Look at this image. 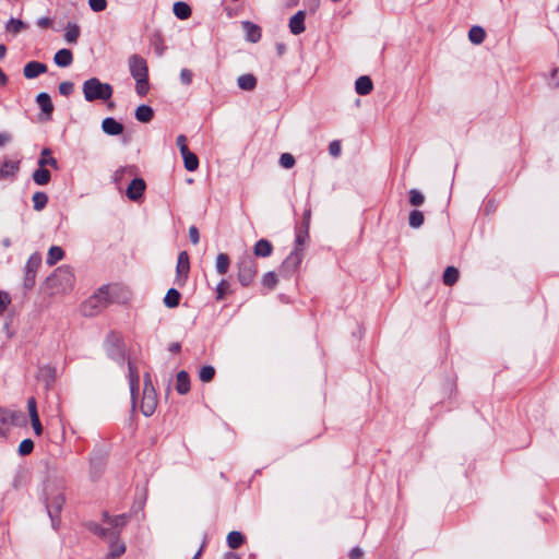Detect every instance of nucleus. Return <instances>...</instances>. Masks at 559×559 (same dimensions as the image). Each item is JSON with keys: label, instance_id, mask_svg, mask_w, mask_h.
<instances>
[{"label": "nucleus", "instance_id": "49", "mask_svg": "<svg viewBox=\"0 0 559 559\" xmlns=\"http://www.w3.org/2000/svg\"><path fill=\"white\" fill-rule=\"evenodd\" d=\"M34 449V442L31 439H24L19 445V453L21 455L29 454Z\"/></svg>", "mask_w": 559, "mask_h": 559}, {"label": "nucleus", "instance_id": "53", "mask_svg": "<svg viewBox=\"0 0 559 559\" xmlns=\"http://www.w3.org/2000/svg\"><path fill=\"white\" fill-rule=\"evenodd\" d=\"M192 79H193V73L191 70H189V69L181 70L180 80H181L182 84H185V85L191 84Z\"/></svg>", "mask_w": 559, "mask_h": 559}, {"label": "nucleus", "instance_id": "1", "mask_svg": "<svg viewBox=\"0 0 559 559\" xmlns=\"http://www.w3.org/2000/svg\"><path fill=\"white\" fill-rule=\"evenodd\" d=\"M129 70L135 80V91L140 96L147 94L150 90L148 84V68L144 58L139 55H132L129 58Z\"/></svg>", "mask_w": 559, "mask_h": 559}, {"label": "nucleus", "instance_id": "11", "mask_svg": "<svg viewBox=\"0 0 559 559\" xmlns=\"http://www.w3.org/2000/svg\"><path fill=\"white\" fill-rule=\"evenodd\" d=\"M190 270L189 255L186 251H181L177 261V278L178 283L185 282Z\"/></svg>", "mask_w": 559, "mask_h": 559}, {"label": "nucleus", "instance_id": "13", "mask_svg": "<svg viewBox=\"0 0 559 559\" xmlns=\"http://www.w3.org/2000/svg\"><path fill=\"white\" fill-rule=\"evenodd\" d=\"M305 11H298L289 20V29L294 35H299L305 32Z\"/></svg>", "mask_w": 559, "mask_h": 559}, {"label": "nucleus", "instance_id": "47", "mask_svg": "<svg viewBox=\"0 0 559 559\" xmlns=\"http://www.w3.org/2000/svg\"><path fill=\"white\" fill-rule=\"evenodd\" d=\"M295 163V157L290 153H283L280 157L281 166L286 169L294 167Z\"/></svg>", "mask_w": 559, "mask_h": 559}, {"label": "nucleus", "instance_id": "20", "mask_svg": "<svg viewBox=\"0 0 559 559\" xmlns=\"http://www.w3.org/2000/svg\"><path fill=\"white\" fill-rule=\"evenodd\" d=\"M176 390L179 394H187L190 390V379L188 372L181 370L177 373Z\"/></svg>", "mask_w": 559, "mask_h": 559}, {"label": "nucleus", "instance_id": "6", "mask_svg": "<svg viewBox=\"0 0 559 559\" xmlns=\"http://www.w3.org/2000/svg\"><path fill=\"white\" fill-rule=\"evenodd\" d=\"M41 264V257L39 253H33L25 265V277H24V287L27 289L33 288L35 284L36 273Z\"/></svg>", "mask_w": 559, "mask_h": 559}, {"label": "nucleus", "instance_id": "28", "mask_svg": "<svg viewBox=\"0 0 559 559\" xmlns=\"http://www.w3.org/2000/svg\"><path fill=\"white\" fill-rule=\"evenodd\" d=\"M180 298H181L180 293L175 288H170L166 293V296L164 297V304L168 308H175L179 305Z\"/></svg>", "mask_w": 559, "mask_h": 559}, {"label": "nucleus", "instance_id": "54", "mask_svg": "<svg viewBox=\"0 0 559 559\" xmlns=\"http://www.w3.org/2000/svg\"><path fill=\"white\" fill-rule=\"evenodd\" d=\"M74 85L71 82H62L59 84V92L63 96H68L73 92Z\"/></svg>", "mask_w": 559, "mask_h": 559}, {"label": "nucleus", "instance_id": "51", "mask_svg": "<svg viewBox=\"0 0 559 559\" xmlns=\"http://www.w3.org/2000/svg\"><path fill=\"white\" fill-rule=\"evenodd\" d=\"M9 413V420L8 423L12 424V425H20L23 420H24V416L22 413L20 412H10L8 411Z\"/></svg>", "mask_w": 559, "mask_h": 559}, {"label": "nucleus", "instance_id": "22", "mask_svg": "<svg viewBox=\"0 0 559 559\" xmlns=\"http://www.w3.org/2000/svg\"><path fill=\"white\" fill-rule=\"evenodd\" d=\"M129 382L132 396V404L135 405V390L139 388V373L135 367L129 362Z\"/></svg>", "mask_w": 559, "mask_h": 559}, {"label": "nucleus", "instance_id": "32", "mask_svg": "<svg viewBox=\"0 0 559 559\" xmlns=\"http://www.w3.org/2000/svg\"><path fill=\"white\" fill-rule=\"evenodd\" d=\"M245 542V537L240 532L233 531L227 535V544L229 548L237 549L239 548Z\"/></svg>", "mask_w": 559, "mask_h": 559}, {"label": "nucleus", "instance_id": "14", "mask_svg": "<svg viewBox=\"0 0 559 559\" xmlns=\"http://www.w3.org/2000/svg\"><path fill=\"white\" fill-rule=\"evenodd\" d=\"M241 25H242L243 31L246 32L247 40H249L251 43H257L260 40L261 28L257 24H254L250 21H243L241 23Z\"/></svg>", "mask_w": 559, "mask_h": 559}, {"label": "nucleus", "instance_id": "24", "mask_svg": "<svg viewBox=\"0 0 559 559\" xmlns=\"http://www.w3.org/2000/svg\"><path fill=\"white\" fill-rule=\"evenodd\" d=\"M174 14L180 20H187L191 16V8L188 3L178 1L174 4Z\"/></svg>", "mask_w": 559, "mask_h": 559}, {"label": "nucleus", "instance_id": "56", "mask_svg": "<svg viewBox=\"0 0 559 559\" xmlns=\"http://www.w3.org/2000/svg\"><path fill=\"white\" fill-rule=\"evenodd\" d=\"M95 534L99 535V536H109L110 538H116L117 537V534L115 532H110L109 530H106V528H103L98 525L95 526V528L93 530Z\"/></svg>", "mask_w": 559, "mask_h": 559}, {"label": "nucleus", "instance_id": "9", "mask_svg": "<svg viewBox=\"0 0 559 559\" xmlns=\"http://www.w3.org/2000/svg\"><path fill=\"white\" fill-rule=\"evenodd\" d=\"M37 379L45 384L47 390L50 389L56 380V368L49 365L39 367Z\"/></svg>", "mask_w": 559, "mask_h": 559}, {"label": "nucleus", "instance_id": "64", "mask_svg": "<svg viewBox=\"0 0 559 559\" xmlns=\"http://www.w3.org/2000/svg\"><path fill=\"white\" fill-rule=\"evenodd\" d=\"M551 80L554 81L555 86L559 85V67L552 71Z\"/></svg>", "mask_w": 559, "mask_h": 559}, {"label": "nucleus", "instance_id": "57", "mask_svg": "<svg viewBox=\"0 0 559 559\" xmlns=\"http://www.w3.org/2000/svg\"><path fill=\"white\" fill-rule=\"evenodd\" d=\"M189 238L193 245L199 243L200 235H199V229L195 226H190Z\"/></svg>", "mask_w": 559, "mask_h": 559}, {"label": "nucleus", "instance_id": "23", "mask_svg": "<svg viewBox=\"0 0 559 559\" xmlns=\"http://www.w3.org/2000/svg\"><path fill=\"white\" fill-rule=\"evenodd\" d=\"M237 83L243 91H253L257 86V78L250 73L243 74L238 78Z\"/></svg>", "mask_w": 559, "mask_h": 559}, {"label": "nucleus", "instance_id": "36", "mask_svg": "<svg viewBox=\"0 0 559 559\" xmlns=\"http://www.w3.org/2000/svg\"><path fill=\"white\" fill-rule=\"evenodd\" d=\"M229 258L225 253H219L216 258V270L219 274L224 275L229 269Z\"/></svg>", "mask_w": 559, "mask_h": 559}, {"label": "nucleus", "instance_id": "16", "mask_svg": "<svg viewBox=\"0 0 559 559\" xmlns=\"http://www.w3.org/2000/svg\"><path fill=\"white\" fill-rule=\"evenodd\" d=\"M273 252L272 243L266 239L258 240L253 246V254L259 258L270 257Z\"/></svg>", "mask_w": 559, "mask_h": 559}, {"label": "nucleus", "instance_id": "55", "mask_svg": "<svg viewBox=\"0 0 559 559\" xmlns=\"http://www.w3.org/2000/svg\"><path fill=\"white\" fill-rule=\"evenodd\" d=\"M329 153L333 157H337L341 154V142L338 140H334L330 143Z\"/></svg>", "mask_w": 559, "mask_h": 559}, {"label": "nucleus", "instance_id": "52", "mask_svg": "<svg viewBox=\"0 0 559 559\" xmlns=\"http://www.w3.org/2000/svg\"><path fill=\"white\" fill-rule=\"evenodd\" d=\"M11 302V298L8 293L0 292V314H2Z\"/></svg>", "mask_w": 559, "mask_h": 559}, {"label": "nucleus", "instance_id": "41", "mask_svg": "<svg viewBox=\"0 0 559 559\" xmlns=\"http://www.w3.org/2000/svg\"><path fill=\"white\" fill-rule=\"evenodd\" d=\"M126 551V546L122 542L115 540L110 545V552L109 556L111 558H118Z\"/></svg>", "mask_w": 559, "mask_h": 559}, {"label": "nucleus", "instance_id": "7", "mask_svg": "<svg viewBox=\"0 0 559 559\" xmlns=\"http://www.w3.org/2000/svg\"><path fill=\"white\" fill-rule=\"evenodd\" d=\"M157 406V396L155 390H148L143 392V396L140 403L141 412L144 416H151L154 414Z\"/></svg>", "mask_w": 559, "mask_h": 559}, {"label": "nucleus", "instance_id": "50", "mask_svg": "<svg viewBox=\"0 0 559 559\" xmlns=\"http://www.w3.org/2000/svg\"><path fill=\"white\" fill-rule=\"evenodd\" d=\"M88 5L94 12H102L107 7L106 0H88Z\"/></svg>", "mask_w": 559, "mask_h": 559}, {"label": "nucleus", "instance_id": "18", "mask_svg": "<svg viewBox=\"0 0 559 559\" xmlns=\"http://www.w3.org/2000/svg\"><path fill=\"white\" fill-rule=\"evenodd\" d=\"M372 88V81L367 75L359 76L355 82V91L359 95H368Z\"/></svg>", "mask_w": 559, "mask_h": 559}, {"label": "nucleus", "instance_id": "8", "mask_svg": "<svg viewBox=\"0 0 559 559\" xmlns=\"http://www.w3.org/2000/svg\"><path fill=\"white\" fill-rule=\"evenodd\" d=\"M27 409H28L32 427H33L35 433L37 436H40L43 433V426L39 420L35 397H29L27 400Z\"/></svg>", "mask_w": 559, "mask_h": 559}, {"label": "nucleus", "instance_id": "2", "mask_svg": "<svg viewBox=\"0 0 559 559\" xmlns=\"http://www.w3.org/2000/svg\"><path fill=\"white\" fill-rule=\"evenodd\" d=\"M83 94L87 102L108 100L112 96V87L97 78H91L83 84Z\"/></svg>", "mask_w": 559, "mask_h": 559}, {"label": "nucleus", "instance_id": "58", "mask_svg": "<svg viewBox=\"0 0 559 559\" xmlns=\"http://www.w3.org/2000/svg\"><path fill=\"white\" fill-rule=\"evenodd\" d=\"M177 145H178L181 154L189 151V148L187 146V138L182 134L177 138Z\"/></svg>", "mask_w": 559, "mask_h": 559}, {"label": "nucleus", "instance_id": "40", "mask_svg": "<svg viewBox=\"0 0 559 559\" xmlns=\"http://www.w3.org/2000/svg\"><path fill=\"white\" fill-rule=\"evenodd\" d=\"M215 376V369L212 366H204L200 369L199 378L202 382H210Z\"/></svg>", "mask_w": 559, "mask_h": 559}, {"label": "nucleus", "instance_id": "30", "mask_svg": "<svg viewBox=\"0 0 559 559\" xmlns=\"http://www.w3.org/2000/svg\"><path fill=\"white\" fill-rule=\"evenodd\" d=\"M33 180L40 186L47 185L50 180V173L45 167L36 169L33 174Z\"/></svg>", "mask_w": 559, "mask_h": 559}, {"label": "nucleus", "instance_id": "19", "mask_svg": "<svg viewBox=\"0 0 559 559\" xmlns=\"http://www.w3.org/2000/svg\"><path fill=\"white\" fill-rule=\"evenodd\" d=\"M36 100L43 112L47 116V119H49L53 111V105L50 96L47 93H40L37 95Z\"/></svg>", "mask_w": 559, "mask_h": 559}, {"label": "nucleus", "instance_id": "17", "mask_svg": "<svg viewBox=\"0 0 559 559\" xmlns=\"http://www.w3.org/2000/svg\"><path fill=\"white\" fill-rule=\"evenodd\" d=\"M301 260L302 248H295V250L283 262V267L288 270H295L301 263Z\"/></svg>", "mask_w": 559, "mask_h": 559}, {"label": "nucleus", "instance_id": "39", "mask_svg": "<svg viewBox=\"0 0 559 559\" xmlns=\"http://www.w3.org/2000/svg\"><path fill=\"white\" fill-rule=\"evenodd\" d=\"M47 202H48V197L44 192H36L33 195L34 209L36 211H41L46 206Z\"/></svg>", "mask_w": 559, "mask_h": 559}, {"label": "nucleus", "instance_id": "12", "mask_svg": "<svg viewBox=\"0 0 559 559\" xmlns=\"http://www.w3.org/2000/svg\"><path fill=\"white\" fill-rule=\"evenodd\" d=\"M45 72H47V66L38 61H31L23 69V74L26 79H35Z\"/></svg>", "mask_w": 559, "mask_h": 559}, {"label": "nucleus", "instance_id": "43", "mask_svg": "<svg viewBox=\"0 0 559 559\" xmlns=\"http://www.w3.org/2000/svg\"><path fill=\"white\" fill-rule=\"evenodd\" d=\"M425 201V197L424 194L416 190V189H412L409 191V203L414 206H419L424 203Z\"/></svg>", "mask_w": 559, "mask_h": 559}, {"label": "nucleus", "instance_id": "5", "mask_svg": "<svg viewBox=\"0 0 559 559\" xmlns=\"http://www.w3.org/2000/svg\"><path fill=\"white\" fill-rule=\"evenodd\" d=\"M257 274V263L252 258H243L238 264V280L243 286L252 283Z\"/></svg>", "mask_w": 559, "mask_h": 559}, {"label": "nucleus", "instance_id": "42", "mask_svg": "<svg viewBox=\"0 0 559 559\" xmlns=\"http://www.w3.org/2000/svg\"><path fill=\"white\" fill-rule=\"evenodd\" d=\"M227 294H229V283L222 280L216 287V299L223 300Z\"/></svg>", "mask_w": 559, "mask_h": 559}, {"label": "nucleus", "instance_id": "34", "mask_svg": "<svg viewBox=\"0 0 559 559\" xmlns=\"http://www.w3.org/2000/svg\"><path fill=\"white\" fill-rule=\"evenodd\" d=\"M64 255L63 250L60 247L52 246L47 255V264L55 265L58 261H60Z\"/></svg>", "mask_w": 559, "mask_h": 559}, {"label": "nucleus", "instance_id": "27", "mask_svg": "<svg viewBox=\"0 0 559 559\" xmlns=\"http://www.w3.org/2000/svg\"><path fill=\"white\" fill-rule=\"evenodd\" d=\"M38 166H40V167L51 166L55 169L58 168V163H57L56 158H53L51 156V150L50 148L45 147L41 151V157L38 160Z\"/></svg>", "mask_w": 559, "mask_h": 559}, {"label": "nucleus", "instance_id": "21", "mask_svg": "<svg viewBox=\"0 0 559 559\" xmlns=\"http://www.w3.org/2000/svg\"><path fill=\"white\" fill-rule=\"evenodd\" d=\"M72 60H73V56H72L71 50L66 49V48L57 51L53 57V61L59 67H68L72 63Z\"/></svg>", "mask_w": 559, "mask_h": 559}, {"label": "nucleus", "instance_id": "62", "mask_svg": "<svg viewBox=\"0 0 559 559\" xmlns=\"http://www.w3.org/2000/svg\"><path fill=\"white\" fill-rule=\"evenodd\" d=\"M12 140V135L8 132H1L0 133V147L5 145Z\"/></svg>", "mask_w": 559, "mask_h": 559}, {"label": "nucleus", "instance_id": "25", "mask_svg": "<svg viewBox=\"0 0 559 559\" xmlns=\"http://www.w3.org/2000/svg\"><path fill=\"white\" fill-rule=\"evenodd\" d=\"M64 503V497L61 493L56 495L52 498H48L47 500V508L50 515L52 513H59L63 507Z\"/></svg>", "mask_w": 559, "mask_h": 559}, {"label": "nucleus", "instance_id": "63", "mask_svg": "<svg viewBox=\"0 0 559 559\" xmlns=\"http://www.w3.org/2000/svg\"><path fill=\"white\" fill-rule=\"evenodd\" d=\"M310 217H311V211L310 210H306L305 213H304V224H302V227L309 228Z\"/></svg>", "mask_w": 559, "mask_h": 559}, {"label": "nucleus", "instance_id": "48", "mask_svg": "<svg viewBox=\"0 0 559 559\" xmlns=\"http://www.w3.org/2000/svg\"><path fill=\"white\" fill-rule=\"evenodd\" d=\"M105 518H106V522L109 525H111L112 527H122L127 523L126 515H118V516H115V518H109V516L105 515Z\"/></svg>", "mask_w": 559, "mask_h": 559}, {"label": "nucleus", "instance_id": "61", "mask_svg": "<svg viewBox=\"0 0 559 559\" xmlns=\"http://www.w3.org/2000/svg\"><path fill=\"white\" fill-rule=\"evenodd\" d=\"M362 556H364V551L358 547L352 549L349 552L350 559H362Z\"/></svg>", "mask_w": 559, "mask_h": 559}, {"label": "nucleus", "instance_id": "45", "mask_svg": "<svg viewBox=\"0 0 559 559\" xmlns=\"http://www.w3.org/2000/svg\"><path fill=\"white\" fill-rule=\"evenodd\" d=\"M309 238V228L301 227L296 235V248H302Z\"/></svg>", "mask_w": 559, "mask_h": 559}, {"label": "nucleus", "instance_id": "10", "mask_svg": "<svg viewBox=\"0 0 559 559\" xmlns=\"http://www.w3.org/2000/svg\"><path fill=\"white\" fill-rule=\"evenodd\" d=\"M145 188V181L142 178H135L127 188V197L131 201H138L143 195Z\"/></svg>", "mask_w": 559, "mask_h": 559}, {"label": "nucleus", "instance_id": "38", "mask_svg": "<svg viewBox=\"0 0 559 559\" xmlns=\"http://www.w3.org/2000/svg\"><path fill=\"white\" fill-rule=\"evenodd\" d=\"M409 226L413 228H418L424 224V214L418 210H414L411 212L408 217Z\"/></svg>", "mask_w": 559, "mask_h": 559}, {"label": "nucleus", "instance_id": "26", "mask_svg": "<svg viewBox=\"0 0 559 559\" xmlns=\"http://www.w3.org/2000/svg\"><path fill=\"white\" fill-rule=\"evenodd\" d=\"M154 111L147 105H140L135 110V118L140 122H150L153 119Z\"/></svg>", "mask_w": 559, "mask_h": 559}, {"label": "nucleus", "instance_id": "35", "mask_svg": "<svg viewBox=\"0 0 559 559\" xmlns=\"http://www.w3.org/2000/svg\"><path fill=\"white\" fill-rule=\"evenodd\" d=\"M80 36V27L76 24L69 23L66 27L64 38L68 43H76Z\"/></svg>", "mask_w": 559, "mask_h": 559}, {"label": "nucleus", "instance_id": "46", "mask_svg": "<svg viewBox=\"0 0 559 559\" xmlns=\"http://www.w3.org/2000/svg\"><path fill=\"white\" fill-rule=\"evenodd\" d=\"M262 284L270 289L274 288L277 284L276 274L274 272H267L264 274L262 277Z\"/></svg>", "mask_w": 559, "mask_h": 559}, {"label": "nucleus", "instance_id": "31", "mask_svg": "<svg viewBox=\"0 0 559 559\" xmlns=\"http://www.w3.org/2000/svg\"><path fill=\"white\" fill-rule=\"evenodd\" d=\"M181 155L183 157L186 169L189 171H194L199 166L198 156L190 151L182 153Z\"/></svg>", "mask_w": 559, "mask_h": 559}, {"label": "nucleus", "instance_id": "15", "mask_svg": "<svg viewBox=\"0 0 559 559\" xmlns=\"http://www.w3.org/2000/svg\"><path fill=\"white\" fill-rule=\"evenodd\" d=\"M102 128L103 131L109 135H118L123 131V126L111 117L103 120Z\"/></svg>", "mask_w": 559, "mask_h": 559}, {"label": "nucleus", "instance_id": "3", "mask_svg": "<svg viewBox=\"0 0 559 559\" xmlns=\"http://www.w3.org/2000/svg\"><path fill=\"white\" fill-rule=\"evenodd\" d=\"M110 304V295L107 287H102L82 305L84 316L93 317Z\"/></svg>", "mask_w": 559, "mask_h": 559}, {"label": "nucleus", "instance_id": "33", "mask_svg": "<svg viewBox=\"0 0 559 559\" xmlns=\"http://www.w3.org/2000/svg\"><path fill=\"white\" fill-rule=\"evenodd\" d=\"M486 33L480 26H473L468 32V38L473 44H481L485 39Z\"/></svg>", "mask_w": 559, "mask_h": 559}, {"label": "nucleus", "instance_id": "4", "mask_svg": "<svg viewBox=\"0 0 559 559\" xmlns=\"http://www.w3.org/2000/svg\"><path fill=\"white\" fill-rule=\"evenodd\" d=\"M105 346L107 354L111 359L118 362H122L124 360V343L118 334L110 333L105 341Z\"/></svg>", "mask_w": 559, "mask_h": 559}, {"label": "nucleus", "instance_id": "29", "mask_svg": "<svg viewBox=\"0 0 559 559\" xmlns=\"http://www.w3.org/2000/svg\"><path fill=\"white\" fill-rule=\"evenodd\" d=\"M459 270L454 266H448L443 272V283L447 286H453L459 280Z\"/></svg>", "mask_w": 559, "mask_h": 559}, {"label": "nucleus", "instance_id": "59", "mask_svg": "<svg viewBox=\"0 0 559 559\" xmlns=\"http://www.w3.org/2000/svg\"><path fill=\"white\" fill-rule=\"evenodd\" d=\"M9 413L5 409L0 408V433L3 430V427L8 424Z\"/></svg>", "mask_w": 559, "mask_h": 559}, {"label": "nucleus", "instance_id": "44", "mask_svg": "<svg viewBox=\"0 0 559 559\" xmlns=\"http://www.w3.org/2000/svg\"><path fill=\"white\" fill-rule=\"evenodd\" d=\"M26 27L25 23L17 19H11L7 25V29L14 34L21 32Z\"/></svg>", "mask_w": 559, "mask_h": 559}, {"label": "nucleus", "instance_id": "60", "mask_svg": "<svg viewBox=\"0 0 559 559\" xmlns=\"http://www.w3.org/2000/svg\"><path fill=\"white\" fill-rule=\"evenodd\" d=\"M143 381H144V388H143V392H147L150 389L151 390H155L154 386H153V382H152V379H151V374L148 372H146L143 377Z\"/></svg>", "mask_w": 559, "mask_h": 559}, {"label": "nucleus", "instance_id": "37", "mask_svg": "<svg viewBox=\"0 0 559 559\" xmlns=\"http://www.w3.org/2000/svg\"><path fill=\"white\" fill-rule=\"evenodd\" d=\"M19 169V164L15 162H5L0 167V178L13 176Z\"/></svg>", "mask_w": 559, "mask_h": 559}]
</instances>
